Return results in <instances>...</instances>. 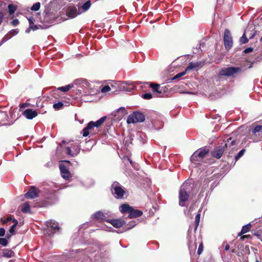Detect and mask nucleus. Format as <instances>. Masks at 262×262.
Segmentation results:
<instances>
[{
  "label": "nucleus",
  "mask_w": 262,
  "mask_h": 262,
  "mask_svg": "<svg viewBox=\"0 0 262 262\" xmlns=\"http://www.w3.org/2000/svg\"><path fill=\"white\" fill-rule=\"evenodd\" d=\"M237 144V141L230 137L227 139V141H224L221 145L215 147L211 152L212 157L219 159L225 151L229 154L233 151L234 149V146Z\"/></svg>",
  "instance_id": "nucleus-1"
},
{
  "label": "nucleus",
  "mask_w": 262,
  "mask_h": 262,
  "mask_svg": "<svg viewBox=\"0 0 262 262\" xmlns=\"http://www.w3.org/2000/svg\"><path fill=\"white\" fill-rule=\"evenodd\" d=\"M242 69L239 67H230L221 69L219 72V75L229 77H234L241 73Z\"/></svg>",
  "instance_id": "nucleus-2"
},
{
  "label": "nucleus",
  "mask_w": 262,
  "mask_h": 262,
  "mask_svg": "<svg viewBox=\"0 0 262 262\" xmlns=\"http://www.w3.org/2000/svg\"><path fill=\"white\" fill-rule=\"evenodd\" d=\"M111 191L115 198L118 199H122L125 193V188L118 182H114L111 186Z\"/></svg>",
  "instance_id": "nucleus-3"
},
{
  "label": "nucleus",
  "mask_w": 262,
  "mask_h": 262,
  "mask_svg": "<svg viewBox=\"0 0 262 262\" xmlns=\"http://www.w3.org/2000/svg\"><path fill=\"white\" fill-rule=\"evenodd\" d=\"M106 119V116H103L96 122L90 121L86 126L82 129L83 136L87 137L89 135V130L92 129L94 127H98L100 126Z\"/></svg>",
  "instance_id": "nucleus-4"
},
{
  "label": "nucleus",
  "mask_w": 262,
  "mask_h": 262,
  "mask_svg": "<svg viewBox=\"0 0 262 262\" xmlns=\"http://www.w3.org/2000/svg\"><path fill=\"white\" fill-rule=\"evenodd\" d=\"M145 119L144 114L139 112H135L129 115L127 119L128 124L142 122Z\"/></svg>",
  "instance_id": "nucleus-5"
},
{
  "label": "nucleus",
  "mask_w": 262,
  "mask_h": 262,
  "mask_svg": "<svg viewBox=\"0 0 262 262\" xmlns=\"http://www.w3.org/2000/svg\"><path fill=\"white\" fill-rule=\"evenodd\" d=\"M80 147L79 145L75 143H71L70 146L66 147L64 149L65 153L72 157H75L80 152Z\"/></svg>",
  "instance_id": "nucleus-6"
},
{
  "label": "nucleus",
  "mask_w": 262,
  "mask_h": 262,
  "mask_svg": "<svg viewBox=\"0 0 262 262\" xmlns=\"http://www.w3.org/2000/svg\"><path fill=\"white\" fill-rule=\"evenodd\" d=\"M224 46L227 51L230 50L233 46V39L229 29H226L224 35Z\"/></svg>",
  "instance_id": "nucleus-7"
},
{
  "label": "nucleus",
  "mask_w": 262,
  "mask_h": 262,
  "mask_svg": "<svg viewBox=\"0 0 262 262\" xmlns=\"http://www.w3.org/2000/svg\"><path fill=\"white\" fill-rule=\"evenodd\" d=\"M208 148L204 147L200 148L199 150L195 151L190 157V160L192 162L198 161V158H204L208 152Z\"/></svg>",
  "instance_id": "nucleus-8"
},
{
  "label": "nucleus",
  "mask_w": 262,
  "mask_h": 262,
  "mask_svg": "<svg viewBox=\"0 0 262 262\" xmlns=\"http://www.w3.org/2000/svg\"><path fill=\"white\" fill-rule=\"evenodd\" d=\"M46 190L48 191V194L46 196L47 203L49 205H52L56 203L58 200L57 195L55 193V190L53 189H49L46 188Z\"/></svg>",
  "instance_id": "nucleus-9"
},
{
  "label": "nucleus",
  "mask_w": 262,
  "mask_h": 262,
  "mask_svg": "<svg viewBox=\"0 0 262 262\" xmlns=\"http://www.w3.org/2000/svg\"><path fill=\"white\" fill-rule=\"evenodd\" d=\"M108 213L98 211L92 215V218L96 219L99 222L108 221Z\"/></svg>",
  "instance_id": "nucleus-10"
},
{
  "label": "nucleus",
  "mask_w": 262,
  "mask_h": 262,
  "mask_svg": "<svg viewBox=\"0 0 262 262\" xmlns=\"http://www.w3.org/2000/svg\"><path fill=\"white\" fill-rule=\"evenodd\" d=\"M46 226L49 231H51L52 233H55L58 231L59 230V227L57 222L53 220H50L46 222Z\"/></svg>",
  "instance_id": "nucleus-11"
},
{
  "label": "nucleus",
  "mask_w": 262,
  "mask_h": 262,
  "mask_svg": "<svg viewBox=\"0 0 262 262\" xmlns=\"http://www.w3.org/2000/svg\"><path fill=\"white\" fill-rule=\"evenodd\" d=\"M192 184L189 182L185 181L181 185L179 192H182L189 194L192 191Z\"/></svg>",
  "instance_id": "nucleus-12"
},
{
  "label": "nucleus",
  "mask_w": 262,
  "mask_h": 262,
  "mask_svg": "<svg viewBox=\"0 0 262 262\" xmlns=\"http://www.w3.org/2000/svg\"><path fill=\"white\" fill-rule=\"evenodd\" d=\"M39 190L35 186H32L28 191L25 194V197L27 199H34L38 196Z\"/></svg>",
  "instance_id": "nucleus-13"
},
{
  "label": "nucleus",
  "mask_w": 262,
  "mask_h": 262,
  "mask_svg": "<svg viewBox=\"0 0 262 262\" xmlns=\"http://www.w3.org/2000/svg\"><path fill=\"white\" fill-rule=\"evenodd\" d=\"M81 13L80 8L78 7L77 8L76 7H71L68 9L67 15L68 17L73 18Z\"/></svg>",
  "instance_id": "nucleus-14"
},
{
  "label": "nucleus",
  "mask_w": 262,
  "mask_h": 262,
  "mask_svg": "<svg viewBox=\"0 0 262 262\" xmlns=\"http://www.w3.org/2000/svg\"><path fill=\"white\" fill-rule=\"evenodd\" d=\"M138 223V222L136 221H134H134H130L129 223L128 226L126 228V229H124V230H119L118 231H116V230L113 229L111 227H107V229H105V230H107L108 231H111V232L116 231L117 233H122L123 232H125L126 230H130V229L133 228L136 225H137Z\"/></svg>",
  "instance_id": "nucleus-15"
},
{
  "label": "nucleus",
  "mask_w": 262,
  "mask_h": 262,
  "mask_svg": "<svg viewBox=\"0 0 262 262\" xmlns=\"http://www.w3.org/2000/svg\"><path fill=\"white\" fill-rule=\"evenodd\" d=\"M204 66V62L202 61H197L195 62H191L189 63L188 67L186 68V71L189 72L192 70L198 71L199 69Z\"/></svg>",
  "instance_id": "nucleus-16"
},
{
  "label": "nucleus",
  "mask_w": 262,
  "mask_h": 262,
  "mask_svg": "<svg viewBox=\"0 0 262 262\" xmlns=\"http://www.w3.org/2000/svg\"><path fill=\"white\" fill-rule=\"evenodd\" d=\"M59 169L61 177L65 180L69 179L71 174L67 167L63 164H60Z\"/></svg>",
  "instance_id": "nucleus-17"
},
{
  "label": "nucleus",
  "mask_w": 262,
  "mask_h": 262,
  "mask_svg": "<svg viewBox=\"0 0 262 262\" xmlns=\"http://www.w3.org/2000/svg\"><path fill=\"white\" fill-rule=\"evenodd\" d=\"M23 115L28 119L31 120L37 116V113L36 111L31 108H28L25 110Z\"/></svg>",
  "instance_id": "nucleus-18"
},
{
  "label": "nucleus",
  "mask_w": 262,
  "mask_h": 262,
  "mask_svg": "<svg viewBox=\"0 0 262 262\" xmlns=\"http://www.w3.org/2000/svg\"><path fill=\"white\" fill-rule=\"evenodd\" d=\"M191 232V226L189 227V228L188 230V246L190 250H194L196 248V244L195 242H194L191 239V236L190 235V233Z\"/></svg>",
  "instance_id": "nucleus-19"
},
{
  "label": "nucleus",
  "mask_w": 262,
  "mask_h": 262,
  "mask_svg": "<svg viewBox=\"0 0 262 262\" xmlns=\"http://www.w3.org/2000/svg\"><path fill=\"white\" fill-rule=\"evenodd\" d=\"M143 214L142 211L135 209L133 207L131 208L128 215V217L129 219L136 218L141 216Z\"/></svg>",
  "instance_id": "nucleus-20"
},
{
  "label": "nucleus",
  "mask_w": 262,
  "mask_h": 262,
  "mask_svg": "<svg viewBox=\"0 0 262 262\" xmlns=\"http://www.w3.org/2000/svg\"><path fill=\"white\" fill-rule=\"evenodd\" d=\"M189 196V194H188L182 193V192H179V205L181 206H186L185 203L187 201Z\"/></svg>",
  "instance_id": "nucleus-21"
},
{
  "label": "nucleus",
  "mask_w": 262,
  "mask_h": 262,
  "mask_svg": "<svg viewBox=\"0 0 262 262\" xmlns=\"http://www.w3.org/2000/svg\"><path fill=\"white\" fill-rule=\"evenodd\" d=\"M107 222L110 223L115 228L122 227L126 223L124 221L120 219L108 220Z\"/></svg>",
  "instance_id": "nucleus-22"
},
{
  "label": "nucleus",
  "mask_w": 262,
  "mask_h": 262,
  "mask_svg": "<svg viewBox=\"0 0 262 262\" xmlns=\"http://www.w3.org/2000/svg\"><path fill=\"white\" fill-rule=\"evenodd\" d=\"M250 130L253 135L255 136H260V135H262V125H253L251 127Z\"/></svg>",
  "instance_id": "nucleus-23"
},
{
  "label": "nucleus",
  "mask_w": 262,
  "mask_h": 262,
  "mask_svg": "<svg viewBox=\"0 0 262 262\" xmlns=\"http://www.w3.org/2000/svg\"><path fill=\"white\" fill-rule=\"evenodd\" d=\"M132 208V207L129 206L128 204H124L120 206V211L122 213L128 214Z\"/></svg>",
  "instance_id": "nucleus-24"
},
{
  "label": "nucleus",
  "mask_w": 262,
  "mask_h": 262,
  "mask_svg": "<svg viewBox=\"0 0 262 262\" xmlns=\"http://www.w3.org/2000/svg\"><path fill=\"white\" fill-rule=\"evenodd\" d=\"M124 84H125L127 85H132L133 87L132 88H128L127 86H122V87L120 88V90L124 91L126 92H132V91L134 89V85H133V83L129 81H124Z\"/></svg>",
  "instance_id": "nucleus-25"
},
{
  "label": "nucleus",
  "mask_w": 262,
  "mask_h": 262,
  "mask_svg": "<svg viewBox=\"0 0 262 262\" xmlns=\"http://www.w3.org/2000/svg\"><path fill=\"white\" fill-rule=\"evenodd\" d=\"M88 81L85 79L79 78L75 80L72 84L76 85H79L81 87L84 85H87Z\"/></svg>",
  "instance_id": "nucleus-26"
},
{
  "label": "nucleus",
  "mask_w": 262,
  "mask_h": 262,
  "mask_svg": "<svg viewBox=\"0 0 262 262\" xmlns=\"http://www.w3.org/2000/svg\"><path fill=\"white\" fill-rule=\"evenodd\" d=\"M249 33V29H246L244 33L242 36L240 38L239 41L242 44H245L248 42L249 39L247 37V35Z\"/></svg>",
  "instance_id": "nucleus-27"
},
{
  "label": "nucleus",
  "mask_w": 262,
  "mask_h": 262,
  "mask_svg": "<svg viewBox=\"0 0 262 262\" xmlns=\"http://www.w3.org/2000/svg\"><path fill=\"white\" fill-rule=\"evenodd\" d=\"M150 87L151 88L154 92L158 93L159 95L162 93V90H160V85L154 83H150L149 85Z\"/></svg>",
  "instance_id": "nucleus-28"
},
{
  "label": "nucleus",
  "mask_w": 262,
  "mask_h": 262,
  "mask_svg": "<svg viewBox=\"0 0 262 262\" xmlns=\"http://www.w3.org/2000/svg\"><path fill=\"white\" fill-rule=\"evenodd\" d=\"M3 256L7 258H10L13 256L14 252L11 250L4 249L2 252Z\"/></svg>",
  "instance_id": "nucleus-29"
},
{
  "label": "nucleus",
  "mask_w": 262,
  "mask_h": 262,
  "mask_svg": "<svg viewBox=\"0 0 262 262\" xmlns=\"http://www.w3.org/2000/svg\"><path fill=\"white\" fill-rule=\"evenodd\" d=\"M21 210L23 213H30V206L29 203L26 202L23 204Z\"/></svg>",
  "instance_id": "nucleus-30"
},
{
  "label": "nucleus",
  "mask_w": 262,
  "mask_h": 262,
  "mask_svg": "<svg viewBox=\"0 0 262 262\" xmlns=\"http://www.w3.org/2000/svg\"><path fill=\"white\" fill-rule=\"evenodd\" d=\"M28 19L29 23V27L32 30L35 31L38 29V26L34 24V19L33 17H30Z\"/></svg>",
  "instance_id": "nucleus-31"
},
{
  "label": "nucleus",
  "mask_w": 262,
  "mask_h": 262,
  "mask_svg": "<svg viewBox=\"0 0 262 262\" xmlns=\"http://www.w3.org/2000/svg\"><path fill=\"white\" fill-rule=\"evenodd\" d=\"M73 87H74V84L71 83V84L65 85L64 86H60L58 88V90H59L62 92H68V91H69V90L71 88H72Z\"/></svg>",
  "instance_id": "nucleus-32"
},
{
  "label": "nucleus",
  "mask_w": 262,
  "mask_h": 262,
  "mask_svg": "<svg viewBox=\"0 0 262 262\" xmlns=\"http://www.w3.org/2000/svg\"><path fill=\"white\" fill-rule=\"evenodd\" d=\"M252 225L250 223H248L243 226L242 228V233H246L250 230Z\"/></svg>",
  "instance_id": "nucleus-33"
},
{
  "label": "nucleus",
  "mask_w": 262,
  "mask_h": 262,
  "mask_svg": "<svg viewBox=\"0 0 262 262\" xmlns=\"http://www.w3.org/2000/svg\"><path fill=\"white\" fill-rule=\"evenodd\" d=\"M91 6V1L88 0L82 5V6L80 8V9L82 8L84 11H86L90 8Z\"/></svg>",
  "instance_id": "nucleus-34"
},
{
  "label": "nucleus",
  "mask_w": 262,
  "mask_h": 262,
  "mask_svg": "<svg viewBox=\"0 0 262 262\" xmlns=\"http://www.w3.org/2000/svg\"><path fill=\"white\" fill-rule=\"evenodd\" d=\"M246 29H249V33L248 34H246L249 36L250 39H251L254 37L256 35V31L254 29L251 30V27L248 28Z\"/></svg>",
  "instance_id": "nucleus-35"
},
{
  "label": "nucleus",
  "mask_w": 262,
  "mask_h": 262,
  "mask_svg": "<svg viewBox=\"0 0 262 262\" xmlns=\"http://www.w3.org/2000/svg\"><path fill=\"white\" fill-rule=\"evenodd\" d=\"M200 217H201L200 213H198L195 216V222H194V231L196 230V229L199 226V222L200 221Z\"/></svg>",
  "instance_id": "nucleus-36"
},
{
  "label": "nucleus",
  "mask_w": 262,
  "mask_h": 262,
  "mask_svg": "<svg viewBox=\"0 0 262 262\" xmlns=\"http://www.w3.org/2000/svg\"><path fill=\"white\" fill-rule=\"evenodd\" d=\"M63 106V103L61 102H58L53 104V107L55 110L61 109Z\"/></svg>",
  "instance_id": "nucleus-37"
},
{
  "label": "nucleus",
  "mask_w": 262,
  "mask_h": 262,
  "mask_svg": "<svg viewBox=\"0 0 262 262\" xmlns=\"http://www.w3.org/2000/svg\"><path fill=\"white\" fill-rule=\"evenodd\" d=\"M8 7L9 13L10 15L13 14L16 9V7L13 4L9 5Z\"/></svg>",
  "instance_id": "nucleus-38"
},
{
  "label": "nucleus",
  "mask_w": 262,
  "mask_h": 262,
  "mask_svg": "<svg viewBox=\"0 0 262 262\" xmlns=\"http://www.w3.org/2000/svg\"><path fill=\"white\" fill-rule=\"evenodd\" d=\"M40 7V4L39 2L36 3L33 5L31 7V9L32 11H38Z\"/></svg>",
  "instance_id": "nucleus-39"
},
{
  "label": "nucleus",
  "mask_w": 262,
  "mask_h": 262,
  "mask_svg": "<svg viewBox=\"0 0 262 262\" xmlns=\"http://www.w3.org/2000/svg\"><path fill=\"white\" fill-rule=\"evenodd\" d=\"M204 185L201 190L200 194H202L205 190L208 187V181L205 180L203 182Z\"/></svg>",
  "instance_id": "nucleus-40"
},
{
  "label": "nucleus",
  "mask_w": 262,
  "mask_h": 262,
  "mask_svg": "<svg viewBox=\"0 0 262 262\" xmlns=\"http://www.w3.org/2000/svg\"><path fill=\"white\" fill-rule=\"evenodd\" d=\"M245 152V149H243L235 156V161H237L241 157H242Z\"/></svg>",
  "instance_id": "nucleus-41"
},
{
  "label": "nucleus",
  "mask_w": 262,
  "mask_h": 262,
  "mask_svg": "<svg viewBox=\"0 0 262 262\" xmlns=\"http://www.w3.org/2000/svg\"><path fill=\"white\" fill-rule=\"evenodd\" d=\"M19 32V30L17 29H12L11 31H10L8 34L9 36H11V37L12 38L13 36L16 35Z\"/></svg>",
  "instance_id": "nucleus-42"
},
{
  "label": "nucleus",
  "mask_w": 262,
  "mask_h": 262,
  "mask_svg": "<svg viewBox=\"0 0 262 262\" xmlns=\"http://www.w3.org/2000/svg\"><path fill=\"white\" fill-rule=\"evenodd\" d=\"M187 72V71H186V70L185 69V71L178 73L174 77H173L172 78V80H175L178 78H180V77L185 75Z\"/></svg>",
  "instance_id": "nucleus-43"
},
{
  "label": "nucleus",
  "mask_w": 262,
  "mask_h": 262,
  "mask_svg": "<svg viewBox=\"0 0 262 262\" xmlns=\"http://www.w3.org/2000/svg\"><path fill=\"white\" fill-rule=\"evenodd\" d=\"M142 97L144 99L149 100L152 98V95L150 93H147L142 94Z\"/></svg>",
  "instance_id": "nucleus-44"
},
{
  "label": "nucleus",
  "mask_w": 262,
  "mask_h": 262,
  "mask_svg": "<svg viewBox=\"0 0 262 262\" xmlns=\"http://www.w3.org/2000/svg\"><path fill=\"white\" fill-rule=\"evenodd\" d=\"M0 244L3 246H6L8 244L7 238H0Z\"/></svg>",
  "instance_id": "nucleus-45"
},
{
  "label": "nucleus",
  "mask_w": 262,
  "mask_h": 262,
  "mask_svg": "<svg viewBox=\"0 0 262 262\" xmlns=\"http://www.w3.org/2000/svg\"><path fill=\"white\" fill-rule=\"evenodd\" d=\"M111 90V88L108 85H105L101 89V92L102 93H106L108 92Z\"/></svg>",
  "instance_id": "nucleus-46"
},
{
  "label": "nucleus",
  "mask_w": 262,
  "mask_h": 262,
  "mask_svg": "<svg viewBox=\"0 0 262 262\" xmlns=\"http://www.w3.org/2000/svg\"><path fill=\"white\" fill-rule=\"evenodd\" d=\"M203 250V244L201 243L199 245V248L198 249V252H197L198 254L200 255L202 253Z\"/></svg>",
  "instance_id": "nucleus-47"
},
{
  "label": "nucleus",
  "mask_w": 262,
  "mask_h": 262,
  "mask_svg": "<svg viewBox=\"0 0 262 262\" xmlns=\"http://www.w3.org/2000/svg\"><path fill=\"white\" fill-rule=\"evenodd\" d=\"M15 225H12V226L10 227V229H9V232L12 234H14L15 231Z\"/></svg>",
  "instance_id": "nucleus-48"
},
{
  "label": "nucleus",
  "mask_w": 262,
  "mask_h": 262,
  "mask_svg": "<svg viewBox=\"0 0 262 262\" xmlns=\"http://www.w3.org/2000/svg\"><path fill=\"white\" fill-rule=\"evenodd\" d=\"M253 50V49L251 47L247 48L246 49L244 50V53H249L251 52Z\"/></svg>",
  "instance_id": "nucleus-49"
},
{
  "label": "nucleus",
  "mask_w": 262,
  "mask_h": 262,
  "mask_svg": "<svg viewBox=\"0 0 262 262\" xmlns=\"http://www.w3.org/2000/svg\"><path fill=\"white\" fill-rule=\"evenodd\" d=\"M19 24V21L17 19H13L12 21H11V24L13 26H16L17 25H18Z\"/></svg>",
  "instance_id": "nucleus-50"
},
{
  "label": "nucleus",
  "mask_w": 262,
  "mask_h": 262,
  "mask_svg": "<svg viewBox=\"0 0 262 262\" xmlns=\"http://www.w3.org/2000/svg\"><path fill=\"white\" fill-rule=\"evenodd\" d=\"M5 234V230L4 228H0V236H3Z\"/></svg>",
  "instance_id": "nucleus-51"
},
{
  "label": "nucleus",
  "mask_w": 262,
  "mask_h": 262,
  "mask_svg": "<svg viewBox=\"0 0 262 262\" xmlns=\"http://www.w3.org/2000/svg\"><path fill=\"white\" fill-rule=\"evenodd\" d=\"M11 220H12V217H10V216H9V217H7V219H6V220H4V221H3V220H2V223H3V224H6L8 222L10 221H11Z\"/></svg>",
  "instance_id": "nucleus-52"
},
{
  "label": "nucleus",
  "mask_w": 262,
  "mask_h": 262,
  "mask_svg": "<svg viewBox=\"0 0 262 262\" xmlns=\"http://www.w3.org/2000/svg\"><path fill=\"white\" fill-rule=\"evenodd\" d=\"M11 38V36H9V34L7 33L3 38H4V40L6 41L10 39Z\"/></svg>",
  "instance_id": "nucleus-53"
},
{
  "label": "nucleus",
  "mask_w": 262,
  "mask_h": 262,
  "mask_svg": "<svg viewBox=\"0 0 262 262\" xmlns=\"http://www.w3.org/2000/svg\"><path fill=\"white\" fill-rule=\"evenodd\" d=\"M67 143L66 141L63 140H62L59 144V146L57 147V150H59V146H61L62 144H65L66 143Z\"/></svg>",
  "instance_id": "nucleus-54"
},
{
  "label": "nucleus",
  "mask_w": 262,
  "mask_h": 262,
  "mask_svg": "<svg viewBox=\"0 0 262 262\" xmlns=\"http://www.w3.org/2000/svg\"><path fill=\"white\" fill-rule=\"evenodd\" d=\"M12 221H13V223H14V224L13 225H15V226H16L18 224L17 221L16 219H12Z\"/></svg>",
  "instance_id": "nucleus-55"
},
{
  "label": "nucleus",
  "mask_w": 262,
  "mask_h": 262,
  "mask_svg": "<svg viewBox=\"0 0 262 262\" xmlns=\"http://www.w3.org/2000/svg\"><path fill=\"white\" fill-rule=\"evenodd\" d=\"M229 249H230V246L228 244H226V245L225 247V250L226 251H228L229 250Z\"/></svg>",
  "instance_id": "nucleus-56"
},
{
  "label": "nucleus",
  "mask_w": 262,
  "mask_h": 262,
  "mask_svg": "<svg viewBox=\"0 0 262 262\" xmlns=\"http://www.w3.org/2000/svg\"><path fill=\"white\" fill-rule=\"evenodd\" d=\"M31 30H32V29H31V28H30V27H29V28H28V29H27L26 30L25 32H26V33H30V32Z\"/></svg>",
  "instance_id": "nucleus-57"
},
{
  "label": "nucleus",
  "mask_w": 262,
  "mask_h": 262,
  "mask_svg": "<svg viewBox=\"0 0 262 262\" xmlns=\"http://www.w3.org/2000/svg\"><path fill=\"white\" fill-rule=\"evenodd\" d=\"M3 18V15L2 13H0V24H1Z\"/></svg>",
  "instance_id": "nucleus-58"
},
{
  "label": "nucleus",
  "mask_w": 262,
  "mask_h": 262,
  "mask_svg": "<svg viewBox=\"0 0 262 262\" xmlns=\"http://www.w3.org/2000/svg\"><path fill=\"white\" fill-rule=\"evenodd\" d=\"M6 42V41L4 40V38H3V39L1 40V41L0 46H1L2 44H3L4 42Z\"/></svg>",
  "instance_id": "nucleus-59"
},
{
  "label": "nucleus",
  "mask_w": 262,
  "mask_h": 262,
  "mask_svg": "<svg viewBox=\"0 0 262 262\" xmlns=\"http://www.w3.org/2000/svg\"><path fill=\"white\" fill-rule=\"evenodd\" d=\"M121 110H122L123 111H125V108L123 107H121L120 108H118L117 110V112H118L119 111Z\"/></svg>",
  "instance_id": "nucleus-60"
},
{
  "label": "nucleus",
  "mask_w": 262,
  "mask_h": 262,
  "mask_svg": "<svg viewBox=\"0 0 262 262\" xmlns=\"http://www.w3.org/2000/svg\"><path fill=\"white\" fill-rule=\"evenodd\" d=\"M127 160L129 162V163H130L131 164H132V161L130 159H129V158H127Z\"/></svg>",
  "instance_id": "nucleus-61"
},
{
  "label": "nucleus",
  "mask_w": 262,
  "mask_h": 262,
  "mask_svg": "<svg viewBox=\"0 0 262 262\" xmlns=\"http://www.w3.org/2000/svg\"><path fill=\"white\" fill-rule=\"evenodd\" d=\"M244 233H242V230L241 231V232L239 233H238V236H241L242 234H243Z\"/></svg>",
  "instance_id": "nucleus-62"
},
{
  "label": "nucleus",
  "mask_w": 262,
  "mask_h": 262,
  "mask_svg": "<svg viewBox=\"0 0 262 262\" xmlns=\"http://www.w3.org/2000/svg\"><path fill=\"white\" fill-rule=\"evenodd\" d=\"M3 4V2L0 0V7L2 6V5Z\"/></svg>",
  "instance_id": "nucleus-63"
},
{
  "label": "nucleus",
  "mask_w": 262,
  "mask_h": 262,
  "mask_svg": "<svg viewBox=\"0 0 262 262\" xmlns=\"http://www.w3.org/2000/svg\"><path fill=\"white\" fill-rule=\"evenodd\" d=\"M184 93L191 94V92H184Z\"/></svg>",
  "instance_id": "nucleus-64"
}]
</instances>
